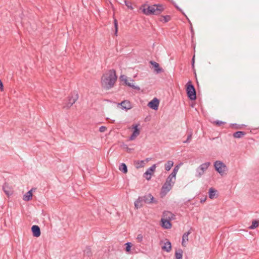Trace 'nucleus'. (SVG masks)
I'll return each instance as SVG.
<instances>
[{
  "instance_id": "obj_40",
  "label": "nucleus",
  "mask_w": 259,
  "mask_h": 259,
  "mask_svg": "<svg viewBox=\"0 0 259 259\" xmlns=\"http://www.w3.org/2000/svg\"><path fill=\"white\" fill-rule=\"evenodd\" d=\"M35 190H36V188H32L29 191H28L27 192H26L25 194H32V193L34 192Z\"/></svg>"
},
{
  "instance_id": "obj_39",
  "label": "nucleus",
  "mask_w": 259,
  "mask_h": 259,
  "mask_svg": "<svg viewBox=\"0 0 259 259\" xmlns=\"http://www.w3.org/2000/svg\"><path fill=\"white\" fill-rule=\"evenodd\" d=\"M107 130V128L106 126H101L100 128H99V131L100 132H105V131Z\"/></svg>"
},
{
  "instance_id": "obj_14",
  "label": "nucleus",
  "mask_w": 259,
  "mask_h": 259,
  "mask_svg": "<svg viewBox=\"0 0 259 259\" xmlns=\"http://www.w3.org/2000/svg\"><path fill=\"white\" fill-rule=\"evenodd\" d=\"M31 231L34 237H38L40 235V229L38 226L33 225L31 227Z\"/></svg>"
},
{
  "instance_id": "obj_3",
  "label": "nucleus",
  "mask_w": 259,
  "mask_h": 259,
  "mask_svg": "<svg viewBox=\"0 0 259 259\" xmlns=\"http://www.w3.org/2000/svg\"><path fill=\"white\" fill-rule=\"evenodd\" d=\"M186 87V92L188 97L191 100H195L196 99V92L191 80L188 81L187 83Z\"/></svg>"
},
{
  "instance_id": "obj_38",
  "label": "nucleus",
  "mask_w": 259,
  "mask_h": 259,
  "mask_svg": "<svg viewBox=\"0 0 259 259\" xmlns=\"http://www.w3.org/2000/svg\"><path fill=\"white\" fill-rule=\"evenodd\" d=\"M137 239L139 242H141L143 240V236L141 234H139L137 237Z\"/></svg>"
},
{
  "instance_id": "obj_36",
  "label": "nucleus",
  "mask_w": 259,
  "mask_h": 259,
  "mask_svg": "<svg viewBox=\"0 0 259 259\" xmlns=\"http://www.w3.org/2000/svg\"><path fill=\"white\" fill-rule=\"evenodd\" d=\"M214 123L218 125V126H221L222 125L224 124L225 123V122L224 121H220V120H216V121H214Z\"/></svg>"
},
{
  "instance_id": "obj_25",
  "label": "nucleus",
  "mask_w": 259,
  "mask_h": 259,
  "mask_svg": "<svg viewBox=\"0 0 259 259\" xmlns=\"http://www.w3.org/2000/svg\"><path fill=\"white\" fill-rule=\"evenodd\" d=\"M174 165V162L172 160H168L165 164H164V168L166 171L169 170L171 167Z\"/></svg>"
},
{
  "instance_id": "obj_33",
  "label": "nucleus",
  "mask_w": 259,
  "mask_h": 259,
  "mask_svg": "<svg viewBox=\"0 0 259 259\" xmlns=\"http://www.w3.org/2000/svg\"><path fill=\"white\" fill-rule=\"evenodd\" d=\"M33 196V195H23V199L26 201H29L32 199Z\"/></svg>"
},
{
  "instance_id": "obj_37",
  "label": "nucleus",
  "mask_w": 259,
  "mask_h": 259,
  "mask_svg": "<svg viewBox=\"0 0 259 259\" xmlns=\"http://www.w3.org/2000/svg\"><path fill=\"white\" fill-rule=\"evenodd\" d=\"M191 138H192V134H190L189 135H188L186 140L184 141L183 142L184 143H188L190 142Z\"/></svg>"
},
{
  "instance_id": "obj_28",
  "label": "nucleus",
  "mask_w": 259,
  "mask_h": 259,
  "mask_svg": "<svg viewBox=\"0 0 259 259\" xmlns=\"http://www.w3.org/2000/svg\"><path fill=\"white\" fill-rule=\"evenodd\" d=\"M125 83L128 85V87H130L131 88H132L133 89H135V90H140V88L138 87V86H136L134 84L131 83V82H128L127 79H125Z\"/></svg>"
},
{
  "instance_id": "obj_21",
  "label": "nucleus",
  "mask_w": 259,
  "mask_h": 259,
  "mask_svg": "<svg viewBox=\"0 0 259 259\" xmlns=\"http://www.w3.org/2000/svg\"><path fill=\"white\" fill-rule=\"evenodd\" d=\"M177 174V171H175L172 170V172L168 176L167 179H168L169 181H172V182L175 183Z\"/></svg>"
},
{
  "instance_id": "obj_5",
  "label": "nucleus",
  "mask_w": 259,
  "mask_h": 259,
  "mask_svg": "<svg viewBox=\"0 0 259 259\" xmlns=\"http://www.w3.org/2000/svg\"><path fill=\"white\" fill-rule=\"evenodd\" d=\"M215 170L222 176L226 174L228 168L225 164L222 161L217 160L214 163Z\"/></svg>"
},
{
  "instance_id": "obj_30",
  "label": "nucleus",
  "mask_w": 259,
  "mask_h": 259,
  "mask_svg": "<svg viewBox=\"0 0 259 259\" xmlns=\"http://www.w3.org/2000/svg\"><path fill=\"white\" fill-rule=\"evenodd\" d=\"M171 19V17L169 15L162 16V18L160 19L161 22L163 23H166L169 21Z\"/></svg>"
},
{
  "instance_id": "obj_34",
  "label": "nucleus",
  "mask_w": 259,
  "mask_h": 259,
  "mask_svg": "<svg viewBox=\"0 0 259 259\" xmlns=\"http://www.w3.org/2000/svg\"><path fill=\"white\" fill-rule=\"evenodd\" d=\"M114 24L115 29V35H117V31H118V23H117V21L116 19H114Z\"/></svg>"
},
{
  "instance_id": "obj_4",
  "label": "nucleus",
  "mask_w": 259,
  "mask_h": 259,
  "mask_svg": "<svg viewBox=\"0 0 259 259\" xmlns=\"http://www.w3.org/2000/svg\"><path fill=\"white\" fill-rule=\"evenodd\" d=\"M78 99V95L77 92L71 93L68 97L67 100L64 103L63 108L69 109L75 103Z\"/></svg>"
},
{
  "instance_id": "obj_16",
  "label": "nucleus",
  "mask_w": 259,
  "mask_h": 259,
  "mask_svg": "<svg viewBox=\"0 0 259 259\" xmlns=\"http://www.w3.org/2000/svg\"><path fill=\"white\" fill-rule=\"evenodd\" d=\"M143 201L145 203H155L156 201L154 200L153 195H144L143 197Z\"/></svg>"
},
{
  "instance_id": "obj_2",
  "label": "nucleus",
  "mask_w": 259,
  "mask_h": 259,
  "mask_svg": "<svg viewBox=\"0 0 259 259\" xmlns=\"http://www.w3.org/2000/svg\"><path fill=\"white\" fill-rule=\"evenodd\" d=\"M117 76L115 70H109L108 72L104 74L102 77V86L106 90H109L113 88Z\"/></svg>"
},
{
  "instance_id": "obj_29",
  "label": "nucleus",
  "mask_w": 259,
  "mask_h": 259,
  "mask_svg": "<svg viewBox=\"0 0 259 259\" xmlns=\"http://www.w3.org/2000/svg\"><path fill=\"white\" fill-rule=\"evenodd\" d=\"M136 167L137 168L144 167L145 165V161L144 160H139L136 162Z\"/></svg>"
},
{
  "instance_id": "obj_7",
  "label": "nucleus",
  "mask_w": 259,
  "mask_h": 259,
  "mask_svg": "<svg viewBox=\"0 0 259 259\" xmlns=\"http://www.w3.org/2000/svg\"><path fill=\"white\" fill-rule=\"evenodd\" d=\"M174 184L175 182L172 181H169L168 179H166L161 188V194H166L172 189Z\"/></svg>"
},
{
  "instance_id": "obj_1",
  "label": "nucleus",
  "mask_w": 259,
  "mask_h": 259,
  "mask_svg": "<svg viewBox=\"0 0 259 259\" xmlns=\"http://www.w3.org/2000/svg\"><path fill=\"white\" fill-rule=\"evenodd\" d=\"M164 9V7L161 4L149 5L145 3L140 7V10L147 16L159 15L163 11Z\"/></svg>"
},
{
  "instance_id": "obj_44",
  "label": "nucleus",
  "mask_w": 259,
  "mask_h": 259,
  "mask_svg": "<svg viewBox=\"0 0 259 259\" xmlns=\"http://www.w3.org/2000/svg\"><path fill=\"white\" fill-rule=\"evenodd\" d=\"M206 198H207V195H205V197L202 199V198H201L200 199V202L201 203H203L205 201V200H206Z\"/></svg>"
},
{
  "instance_id": "obj_43",
  "label": "nucleus",
  "mask_w": 259,
  "mask_h": 259,
  "mask_svg": "<svg viewBox=\"0 0 259 259\" xmlns=\"http://www.w3.org/2000/svg\"><path fill=\"white\" fill-rule=\"evenodd\" d=\"M232 127H234L236 128H240V126L237 125L236 123L232 124Z\"/></svg>"
},
{
  "instance_id": "obj_46",
  "label": "nucleus",
  "mask_w": 259,
  "mask_h": 259,
  "mask_svg": "<svg viewBox=\"0 0 259 259\" xmlns=\"http://www.w3.org/2000/svg\"><path fill=\"white\" fill-rule=\"evenodd\" d=\"M120 78H121V79L122 80H124V81H125V79H126V77L124 75H121Z\"/></svg>"
},
{
  "instance_id": "obj_10",
  "label": "nucleus",
  "mask_w": 259,
  "mask_h": 259,
  "mask_svg": "<svg viewBox=\"0 0 259 259\" xmlns=\"http://www.w3.org/2000/svg\"><path fill=\"white\" fill-rule=\"evenodd\" d=\"M117 106H120L122 109L125 110L126 111L131 109L132 108V105L131 102L128 100H124L121 103H118Z\"/></svg>"
},
{
  "instance_id": "obj_49",
  "label": "nucleus",
  "mask_w": 259,
  "mask_h": 259,
  "mask_svg": "<svg viewBox=\"0 0 259 259\" xmlns=\"http://www.w3.org/2000/svg\"><path fill=\"white\" fill-rule=\"evenodd\" d=\"M176 8H177L178 10H180V11L181 10V9H180V8H179L177 6H176Z\"/></svg>"
},
{
  "instance_id": "obj_31",
  "label": "nucleus",
  "mask_w": 259,
  "mask_h": 259,
  "mask_svg": "<svg viewBox=\"0 0 259 259\" xmlns=\"http://www.w3.org/2000/svg\"><path fill=\"white\" fill-rule=\"evenodd\" d=\"M123 1H124V3L125 6L127 7L128 9H129L130 10L133 9L132 3L131 2L127 1V0H123Z\"/></svg>"
},
{
  "instance_id": "obj_17",
  "label": "nucleus",
  "mask_w": 259,
  "mask_h": 259,
  "mask_svg": "<svg viewBox=\"0 0 259 259\" xmlns=\"http://www.w3.org/2000/svg\"><path fill=\"white\" fill-rule=\"evenodd\" d=\"M150 63L154 68L155 71L157 73H159L162 71V68L159 67V64L157 62L151 61Z\"/></svg>"
},
{
  "instance_id": "obj_6",
  "label": "nucleus",
  "mask_w": 259,
  "mask_h": 259,
  "mask_svg": "<svg viewBox=\"0 0 259 259\" xmlns=\"http://www.w3.org/2000/svg\"><path fill=\"white\" fill-rule=\"evenodd\" d=\"M210 162H206L201 164L196 170L195 176L200 178L210 165Z\"/></svg>"
},
{
  "instance_id": "obj_23",
  "label": "nucleus",
  "mask_w": 259,
  "mask_h": 259,
  "mask_svg": "<svg viewBox=\"0 0 259 259\" xmlns=\"http://www.w3.org/2000/svg\"><path fill=\"white\" fill-rule=\"evenodd\" d=\"M183 251L182 249H179L176 251L175 258L176 259H182Z\"/></svg>"
},
{
  "instance_id": "obj_20",
  "label": "nucleus",
  "mask_w": 259,
  "mask_h": 259,
  "mask_svg": "<svg viewBox=\"0 0 259 259\" xmlns=\"http://www.w3.org/2000/svg\"><path fill=\"white\" fill-rule=\"evenodd\" d=\"M143 197H139L138 199L135 202V207L136 209H138L142 206Z\"/></svg>"
},
{
  "instance_id": "obj_22",
  "label": "nucleus",
  "mask_w": 259,
  "mask_h": 259,
  "mask_svg": "<svg viewBox=\"0 0 259 259\" xmlns=\"http://www.w3.org/2000/svg\"><path fill=\"white\" fill-rule=\"evenodd\" d=\"M177 174V171H175L172 170V172L168 176L167 179H168L169 181H172V182L175 183Z\"/></svg>"
},
{
  "instance_id": "obj_19",
  "label": "nucleus",
  "mask_w": 259,
  "mask_h": 259,
  "mask_svg": "<svg viewBox=\"0 0 259 259\" xmlns=\"http://www.w3.org/2000/svg\"><path fill=\"white\" fill-rule=\"evenodd\" d=\"M162 249L167 252H169L171 249V243L169 241L165 242L164 245L162 247Z\"/></svg>"
},
{
  "instance_id": "obj_35",
  "label": "nucleus",
  "mask_w": 259,
  "mask_h": 259,
  "mask_svg": "<svg viewBox=\"0 0 259 259\" xmlns=\"http://www.w3.org/2000/svg\"><path fill=\"white\" fill-rule=\"evenodd\" d=\"M217 191L212 188H210L208 191V194H215Z\"/></svg>"
},
{
  "instance_id": "obj_48",
  "label": "nucleus",
  "mask_w": 259,
  "mask_h": 259,
  "mask_svg": "<svg viewBox=\"0 0 259 259\" xmlns=\"http://www.w3.org/2000/svg\"><path fill=\"white\" fill-rule=\"evenodd\" d=\"M194 57H195V56H194L192 59V65H194Z\"/></svg>"
},
{
  "instance_id": "obj_32",
  "label": "nucleus",
  "mask_w": 259,
  "mask_h": 259,
  "mask_svg": "<svg viewBox=\"0 0 259 259\" xmlns=\"http://www.w3.org/2000/svg\"><path fill=\"white\" fill-rule=\"evenodd\" d=\"M125 251L126 252H130L131 250L132 244L131 242H127L125 244Z\"/></svg>"
},
{
  "instance_id": "obj_41",
  "label": "nucleus",
  "mask_w": 259,
  "mask_h": 259,
  "mask_svg": "<svg viewBox=\"0 0 259 259\" xmlns=\"http://www.w3.org/2000/svg\"><path fill=\"white\" fill-rule=\"evenodd\" d=\"M180 168V166L179 165H177L175 166L174 168L173 169V170L177 171L178 172L179 169Z\"/></svg>"
},
{
  "instance_id": "obj_11",
  "label": "nucleus",
  "mask_w": 259,
  "mask_h": 259,
  "mask_svg": "<svg viewBox=\"0 0 259 259\" xmlns=\"http://www.w3.org/2000/svg\"><path fill=\"white\" fill-rule=\"evenodd\" d=\"M159 104V101L156 98H154L152 100L149 102L148 106L151 109L156 110L158 109Z\"/></svg>"
},
{
  "instance_id": "obj_47",
  "label": "nucleus",
  "mask_w": 259,
  "mask_h": 259,
  "mask_svg": "<svg viewBox=\"0 0 259 259\" xmlns=\"http://www.w3.org/2000/svg\"><path fill=\"white\" fill-rule=\"evenodd\" d=\"M126 149H127V151H129V152H130V151L132 150V149H131L128 148L127 146H126Z\"/></svg>"
},
{
  "instance_id": "obj_12",
  "label": "nucleus",
  "mask_w": 259,
  "mask_h": 259,
  "mask_svg": "<svg viewBox=\"0 0 259 259\" xmlns=\"http://www.w3.org/2000/svg\"><path fill=\"white\" fill-rule=\"evenodd\" d=\"M3 189L5 194H13V188L12 186L8 183H5L3 186Z\"/></svg>"
},
{
  "instance_id": "obj_45",
  "label": "nucleus",
  "mask_w": 259,
  "mask_h": 259,
  "mask_svg": "<svg viewBox=\"0 0 259 259\" xmlns=\"http://www.w3.org/2000/svg\"><path fill=\"white\" fill-rule=\"evenodd\" d=\"M209 196V197L211 199H213L214 198H217L218 197V195H208Z\"/></svg>"
},
{
  "instance_id": "obj_13",
  "label": "nucleus",
  "mask_w": 259,
  "mask_h": 259,
  "mask_svg": "<svg viewBox=\"0 0 259 259\" xmlns=\"http://www.w3.org/2000/svg\"><path fill=\"white\" fill-rule=\"evenodd\" d=\"M175 218L176 215L172 213L171 212L169 211H164L161 219L171 221L175 220Z\"/></svg>"
},
{
  "instance_id": "obj_42",
  "label": "nucleus",
  "mask_w": 259,
  "mask_h": 259,
  "mask_svg": "<svg viewBox=\"0 0 259 259\" xmlns=\"http://www.w3.org/2000/svg\"><path fill=\"white\" fill-rule=\"evenodd\" d=\"M86 253L88 256H90V255H91L92 253H91V251L90 248H88Z\"/></svg>"
},
{
  "instance_id": "obj_24",
  "label": "nucleus",
  "mask_w": 259,
  "mask_h": 259,
  "mask_svg": "<svg viewBox=\"0 0 259 259\" xmlns=\"http://www.w3.org/2000/svg\"><path fill=\"white\" fill-rule=\"evenodd\" d=\"M245 135V133L242 131H237L233 133V137L235 138H240Z\"/></svg>"
},
{
  "instance_id": "obj_9",
  "label": "nucleus",
  "mask_w": 259,
  "mask_h": 259,
  "mask_svg": "<svg viewBox=\"0 0 259 259\" xmlns=\"http://www.w3.org/2000/svg\"><path fill=\"white\" fill-rule=\"evenodd\" d=\"M155 168L156 164L152 165L144 172V177L147 180H150L152 173L155 171Z\"/></svg>"
},
{
  "instance_id": "obj_18",
  "label": "nucleus",
  "mask_w": 259,
  "mask_h": 259,
  "mask_svg": "<svg viewBox=\"0 0 259 259\" xmlns=\"http://www.w3.org/2000/svg\"><path fill=\"white\" fill-rule=\"evenodd\" d=\"M191 229L188 232L185 233L183 235L182 245L184 246H185V242L188 241V235L191 233Z\"/></svg>"
},
{
  "instance_id": "obj_15",
  "label": "nucleus",
  "mask_w": 259,
  "mask_h": 259,
  "mask_svg": "<svg viewBox=\"0 0 259 259\" xmlns=\"http://www.w3.org/2000/svg\"><path fill=\"white\" fill-rule=\"evenodd\" d=\"M170 220L161 219L160 221L161 227L166 229L171 228L172 225L170 223Z\"/></svg>"
},
{
  "instance_id": "obj_27",
  "label": "nucleus",
  "mask_w": 259,
  "mask_h": 259,
  "mask_svg": "<svg viewBox=\"0 0 259 259\" xmlns=\"http://www.w3.org/2000/svg\"><path fill=\"white\" fill-rule=\"evenodd\" d=\"M259 224V220H253L252 222V224L251 226L249 227V229H254L256 228Z\"/></svg>"
},
{
  "instance_id": "obj_26",
  "label": "nucleus",
  "mask_w": 259,
  "mask_h": 259,
  "mask_svg": "<svg viewBox=\"0 0 259 259\" xmlns=\"http://www.w3.org/2000/svg\"><path fill=\"white\" fill-rule=\"evenodd\" d=\"M119 169L123 172L124 174H126L127 172V167L126 165L122 163L119 166Z\"/></svg>"
},
{
  "instance_id": "obj_8",
  "label": "nucleus",
  "mask_w": 259,
  "mask_h": 259,
  "mask_svg": "<svg viewBox=\"0 0 259 259\" xmlns=\"http://www.w3.org/2000/svg\"><path fill=\"white\" fill-rule=\"evenodd\" d=\"M138 124H134L132 125V128L134 129V131L129 138V140H134L140 134V129L138 128Z\"/></svg>"
}]
</instances>
